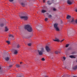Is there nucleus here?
Wrapping results in <instances>:
<instances>
[{"instance_id":"1","label":"nucleus","mask_w":77,"mask_h":77,"mask_svg":"<svg viewBox=\"0 0 77 77\" xmlns=\"http://www.w3.org/2000/svg\"><path fill=\"white\" fill-rule=\"evenodd\" d=\"M67 19L69 20V19H70L69 20V23H71V24H74L75 22V21H74V19L73 18V17H71V16H69V15H67Z\"/></svg>"},{"instance_id":"2","label":"nucleus","mask_w":77,"mask_h":77,"mask_svg":"<svg viewBox=\"0 0 77 77\" xmlns=\"http://www.w3.org/2000/svg\"><path fill=\"white\" fill-rule=\"evenodd\" d=\"M25 29L26 30L29 32H32V28L31 27V26L29 25H27L25 26Z\"/></svg>"},{"instance_id":"3","label":"nucleus","mask_w":77,"mask_h":77,"mask_svg":"<svg viewBox=\"0 0 77 77\" xmlns=\"http://www.w3.org/2000/svg\"><path fill=\"white\" fill-rule=\"evenodd\" d=\"M44 52H45V49H44V48L43 47H42L41 48L40 50L38 51V54L39 55H40V56L42 55V54H43V53H44Z\"/></svg>"},{"instance_id":"4","label":"nucleus","mask_w":77,"mask_h":77,"mask_svg":"<svg viewBox=\"0 0 77 77\" xmlns=\"http://www.w3.org/2000/svg\"><path fill=\"white\" fill-rule=\"evenodd\" d=\"M57 26H58V24L57 23H55L54 25V27L55 29L57 31H60V30L59 29V28H58V27H57Z\"/></svg>"},{"instance_id":"5","label":"nucleus","mask_w":77,"mask_h":77,"mask_svg":"<svg viewBox=\"0 0 77 77\" xmlns=\"http://www.w3.org/2000/svg\"><path fill=\"white\" fill-rule=\"evenodd\" d=\"M21 19H23L24 20H28V18L29 17H28L26 16H21L20 17Z\"/></svg>"},{"instance_id":"6","label":"nucleus","mask_w":77,"mask_h":77,"mask_svg":"<svg viewBox=\"0 0 77 77\" xmlns=\"http://www.w3.org/2000/svg\"><path fill=\"white\" fill-rule=\"evenodd\" d=\"M45 49L47 51V52H49L51 50V49H50V48L48 46H46L45 47Z\"/></svg>"},{"instance_id":"7","label":"nucleus","mask_w":77,"mask_h":77,"mask_svg":"<svg viewBox=\"0 0 77 77\" xmlns=\"http://www.w3.org/2000/svg\"><path fill=\"white\" fill-rule=\"evenodd\" d=\"M53 41L55 42H60V40L57 38H55V39H53Z\"/></svg>"},{"instance_id":"8","label":"nucleus","mask_w":77,"mask_h":77,"mask_svg":"<svg viewBox=\"0 0 77 77\" xmlns=\"http://www.w3.org/2000/svg\"><path fill=\"white\" fill-rule=\"evenodd\" d=\"M73 70H76L77 69V65L73 67L72 68Z\"/></svg>"},{"instance_id":"9","label":"nucleus","mask_w":77,"mask_h":77,"mask_svg":"<svg viewBox=\"0 0 77 77\" xmlns=\"http://www.w3.org/2000/svg\"><path fill=\"white\" fill-rule=\"evenodd\" d=\"M67 3L69 5H71L72 4V2H71L70 0H68L67 1Z\"/></svg>"},{"instance_id":"10","label":"nucleus","mask_w":77,"mask_h":77,"mask_svg":"<svg viewBox=\"0 0 77 77\" xmlns=\"http://www.w3.org/2000/svg\"><path fill=\"white\" fill-rule=\"evenodd\" d=\"M5 59L6 61H8L9 60V58L8 57H6L5 58Z\"/></svg>"},{"instance_id":"11","label":"nucleus","mask_w":77,"mask_h":77,"mask_svg":"<svg viewBox=\"0 0 77 77\" xmlns=\"http://www.w3.org/2000/svg\"><path fill=\"white\" fill-rule=\"evenodd\" d=\"M0 26L1 27H3L4 26V24H3V23H0Z\"/></svg>"},{"instance_id":"12","label":"nucleus","mask_w":77,"mask_h":77,"mask_svg":"<svg viewBox=\"0 0 77 77\" xmlns=\"http://www.w3.org/2000/svg\"><path fill=\"white\" fill-rule=\"evenodd\" d=\"M18 52H17V51L16 50H15L14 51V54H17V53Z\"/></svg>"},{"instance_id":"13","label":"nucleus","mask_w":77,"mask_h":77,"mask_svg":"<svg viewBox=\"0 0 77 77\" xmlns=\"http://www.w3.org/2000/svg\"><path fill=\"white\" fill-rule=\"evenodd\" d=\"M5 32H8V29L6 26L5 27Z\"/></svg>"},{"instance_id":"14","label":"nucleus","mask_w":77,"mask_h":77,"mask_svg":"<svg viewBox=\"0 0 77 77\" xmlns=\"http://www.w3.org/2000/svg\"><path fill=\"white\" fill-rule=\"evenodd\" d=\"M70 58H75V57L72 56V55H70L69 56Z\"/></svg>"},{"instance_id":"15","label":"nucleus","mask_w":77,"mask_h":77,"mask_svg":"<svg viewBox=\"0 0 77 77\" xmlns=\"http://www.w3.org/2000/svg\"><path fill=\"white\" fill-rule=\"evenodd\" d=\"M46 12H47V11H46V10H43L42 11V13H43L44 14Z\"/></svg>"},{"instance_id":"16","label":"nucleus","mask_w":77,"mask_h":77,"mask_svg":"<svg viewBox=\"0 0 77 77\" xmlns=\"http://www.w3.org/2000/svg\"><path fill=\"white\" fill-rule=\"evenodd\" d=\"M16 66L17 68H20V66L19 64H17L16 65Z\"/></svg>"},{"instance_id":"17","label":"nucleus","mask_w":77,"mask_h":77,"mask_svg":"<svg viewBox=\"0 0 77 77\" xmlns=\"http://www.w3.org/2000/svg\"><path fill=\"white\" fill-rule=\"evenodd\" d=\"M59 53H60V52H58L57 51H55V53L56 54H59Z\"/></svg>"},{"instance_id":"18","label":"nucleus","mask_w":77,"mask_h":77,"mask_svg":"<svg viewBox=\"0 0 77 77\" xmlns=\"http://www.w3.org/2000/svg\"><path fill=\"white\" fill-rule=\"evenodd\" d=\"M50 59H51L52 60L53 59V57H54V56L52 55H51L50 57Z\"/></svg>"},{"instance_id":"19","label":"nucleus","mask_w":77,"mask_h":77,"mask_svg":"<svg viewBox=\"0 0 77 77\" xmlns=\"http://www.w3.org/2000/svg\"><path fill=\"white\" fill-rule=\"evenodd\" d=\"M21 5L23 6H25V4L23 2L21 3Z\"/></svg>"},{"instance_id":"20","label":"nucleus","mask_w":77,"mask_h":77,"mask_svg":"<svg viewBox=\"0 0 77 77\" xmlns=\"http://www.w3.org/2000/svg\"><path fill=\"white\" fill-rule=\"evenodd\" d=\"M9 36V37H11L12 38H14V36L10 34Z\"/></svg>"},{"instance_id":"21","label":"nucleus","mask_w":77,"mask_h":77,"mask_svg":"<svg viewBox=\"0 0 77 77\" xmlns=\"http://www.w3.org/2000/svg\"><path fill=\"white\" fill-rule=\"evenodd\" d=\"M50 3V1H48L47 2V3L48 5H51V3Z\"/></svg>"},{"instance_id":"22","label":"nucleus","mask_w":77,"mask_h":77,"mask_svg":"<svg viewBox=\"0 0 77 77\" xmlns=\"http://www.w3.org/2000/svg\"><path fill=\"white\" fill-rule=\"evenodd\" d=\"M48 18H51V17H52V16L51 15H48Z\"/></svg>"},{"instance_id":"23","label":"nucleus","mask_w":77,"mask_h":77,"mask_svg":"<svg viewBox=\"0 0 77 77\" xmlns=\"http://www.w3.org/2000/svg\"><path fill=\"white\" fill-rule=\"evenodd\" d=\"M69 44H67L66 45V47L67 48L68 47H69Z\"/></svg>"},{"instance_id":"24","label":"nucleus","mask_w":77,"mask_h":77,"mask_svg":"<svg viewBox=\"0 0 77 77\" xmlns=\"http://www.w3.org/2000/svg\"><path fill=\"white\" fill-rule=\"evenodd\" d=\"M42 60V61H45V59H44V58H42V59H41Z\"/></svg>"},{"instance_id":"25","label":"nucleus","mask_w":77,"mask_h":77,"mask_svg":"<svg viewBox=\"0 0 77 77\" xmlns=\"http://www.w3.org/2000/svg\"><path fill=\"white\" fill-rule=\"evenodd\" d=\"M20 45H18L17 46V48H20Z\"/></svg>"},{"instance_id":"26","label":"nucleus","mask_w":77,"mask_h":77,"mask_svg":"<svg viewBox=\"0 0 77 77\" xmlns=\"http://www.w3.org/2000/svg\"><path fill=\"white\" fill-rule=\"evenodd\" d=\"M6 42L8 44H10V42L9 41H6Z\"/></svg>"},{"instance_id":"27","label":"nucleus","mask_w":77,"mask_h":77,"mask_svg":"<svg viewBox=\"0 0 77 77\" xmlns=\"http://www.w3.org/2000/svg\"><path fill=\"white\" fill-rule=\"evenodd\" d=\"M12 67V65H10L8 67L9 68H11V67Z\"/></svg>"},{"instance_id":"28","label":"nucleus","mask_w":77,"mask_h":77,"mask_svg":"<svg viewBox=\"0 0 77 77\" xmlns=\"http://www.w3.org/2000/svg\"><path fill=\"white\" fill-rule=\"evenodd\" d=\"M28 45L29 46H31V45H32V44L29 43V44H28Z\"/></svg>"},{"instance_id":"29","label":"nucleus","mask_w":77,"mask_h":77,"mask_svg":"<svg viewBox=\"0 0 77 77\" xmlns=\"http://www.w3.org/2000/svg\"><path fill=\"white\" fill-rule=\"evenodd\" d=\"M45 20L46 21H48V18H46L45 19Z\"/></svg>"},{"instance_id":"30","label":"nucleus","mask_w":77,"mask_h":77,"mask_svg":"<svg viewBox=\"0 0 77 77\" xmlns=\"http://www.w3.org/2000/svg\"><path fill=\"white\" fill-rule=\"evenodd\" d=\"M9 2H12L14 1V0H9Z\"/></svg>"},{"instance_id":"31","label":"nucleus","mask_w":77,"mask_h":77,"mask_svg":"<svg viewBox=\"0 0 77 77\" xmlns=\"http://www.w3.org/2000/svg\"><path fill=\"white\" fill-rule=\"evenodd\" d=\"M53 10V11H56V10L55 8H54Z\"/></svg>"},{"instance_id":"32","label":"nucleus","mask_w":77,"mask_h":77,"mask_svg":"<svg viewBox=\"0 0 77 77\" xmlns=\"http://www.w3.org/2000/svg\"><path fill=\"white\" fill-rule=\"evenodd\" d=\"M63 59L65 60L66 59V58L65 57H63Z\"/></svg>"},{"instance_id":"33","label":"nucleus","mask_w":77,"mask_h":77,"mask_svg":"<svg viewBox=\"0 0 77 77\" xmlns=\"http://www.w3.org/2000/svg\"><path fill=\"white\" fill-rule=\"evenodd\" d=\"M63 41H64V39H63V40H61V41H60V42H63Z\"/></svg>"},{"instance_id":"34","label":"nucleus","mask_w":77,"mask_h":77,"mask_svg":"<svg viewBox=\"0 0 77 77\" xmlns=\"http://www.w3.org/2000/svg\"><path fill=\"white\" fill-rule=\"evenodd\" d=\"M75 12H77V8L75 10Z\"/></svg>"},{"instance_id":"35","label":"nucleus","mask_w":77,"mask_h":77,"mask_svg":"<svg viewBox=\"0 0 77 77\" xmlns=\"http://www.w3.org/2000/svg\"><path fill=\"white\" fill-rule=\"evenodd\" d=\"M75 22L76 23V24H77V20L75 21Z\"/></svg>"},{"instance_id":"36","label":"nucleus","mask_w":77,"mask_h":77,"mask_svg":"<svg viewBox=\"0 0 77 77\" xmlns=\"http://www.w3.org/2000/svg\"><path fill=\"white\" fill-rule=\"evenodd\" d=\"M45 0H44L43 1V3H45Z\"/></svg>"},{"instance_id":"37","label":"nucleus","mask_w":77,"mask_h":77,"mask_svg":"<svg viewBox=\"0 0 77 77\" xmlns=\"http://www.w3.org/2000/svg\"><path fill=\"white\" fill-rule=\"evenodd\" d=\"M22 62H20V64H22Z\"/></svg>"},{"instance_id":"38","label":"nucleus","mask_w":77,"mask_h":77,"mask_svg":"<svg viewBox=\"0 0 77 77\" xmlns=\"http://www.w3.org/2000/svg\"><path fill=\"white\" fill-rule=\"evenodd\" d=\"M73 77H77V76H74Z\"/></svg>"},{"instance_id":"39","label":"nucleus","mask_w":77,"mask_h":77,"mask_svg":"<svg viewBox=\"0 0 77 77\" xmlns=\"http://www.w3.org/2000/svg\"><path fill=\"white\" fill-rule=\"evenodd\" d=\"M45 77H48V76H45Z\"/></svg>"},{"instance_id":"40","label":"nucleus","mask_w":77,"mask_h":77,"mask_svg":"<svg viewBox=\"0 0 77 77\" xmlns=\"http://www.w3.org/2000/svg\"><path fill=\"white\" fill-rule=\"evenodd\" d=\"M0 69H1V67L0 66Z\"/></svg>"},{"instance_id":"41","label":"nucleus","mask_w":77,"mask_h":77,"mask_svg":"<svg viewBox=\"0 0 77 77\" xmlns=\"http://www.w3.org/2000/svg\"><path fill=\"white\" fill-rule=\"evenodd\" d=\"M36 28H37V27H36Z\"/></svg>"}]
</instances>
